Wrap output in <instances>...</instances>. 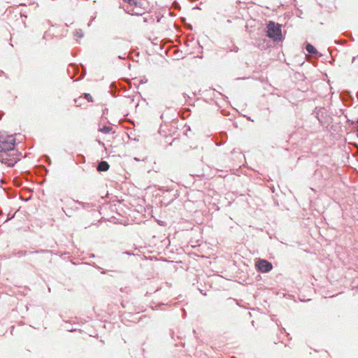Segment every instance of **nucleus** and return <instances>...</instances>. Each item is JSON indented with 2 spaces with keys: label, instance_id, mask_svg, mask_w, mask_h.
Wrapping results in <instances>:
<instances>
[{
  "label": "nucleus",
  "instance_id": "20e7f679",
  "mask_svg": "<svg viewBox=\"0 0 358 358\" xmlns=\"http://www.w3.org/2000/svg\"><path fill=\"white\" fill-rule=\"evenodd\" d=\"M15 138L13 136H0V152L15 150Z\"/></svg>",
  "mask_w": 358,
  "mask_h": 358
},
{
  "label": "nucleus",
  "instance_id": "6e6552de",
  "mask_svg": "<svg viewBox=\"0 0 358 358\" xmlns=\"http://www.w3.org/2000/svg\"><path fill=\"white\" fill-rule=\"evenodd\" d=\"M112 131V127L108 126H103L99 129V131L103 134H109Z\"/></svg>",
  "mask_w": 358,
  "mask_h": 358
},
{
  "label": "nucleus",
  "instance_id": "f8f14e48",
  "mask_svg": "<svg viewBox=\"0 0 358 358\" xmlns=\"http://www.w3.org/2000/svg\"><path fill=\"white\" fill-rule=\"evenodd\" d=\"M357 123H358V119H357Z\"/></svg>",
  "mask_w": 358,
  "mask_h": 358
},
{
  "label": "nucleus",
  "instance_id": "0eeeda50",
  "mask_svg": "<svg viewBox=\"0 0 358 358\" xmlns=\"http://www.w3.org/2000/svg\"><path fill=\"white\" fill-rule=\"evenodd\" d=\"M306 49L310 54H316L317 52L316 48L313 45L309 43L306 45Z\"/></svg>",
  "mask_w": 358,
  "mask_h": 358
},
{
  "label": "nucleus",
  "instance_id": "39448f33",
  "mask_svg": "<svg viewBox=\"0 0 358 358\" xmlns=\"http://www.w3.org/2000/svg\"><path fill=\"white\" fill-rule=\"evenodd\" d=\"M256 266L258 270L262 273H266L270 271L273 268L272 264L265 259H259Z\"/></svg>",
  "mask_w": 358,
  "mask_h": 358
},
{
  "label": "nucleus",
  "instance_id": "7ed1b4c3",
  "mask_svg": "<svg viewBox=\"0 0 358 358\" xmlns=\"http://www.w3.org/2000/svg\"><path fill=\"white\" fill-rule=\"evenodd\" d=\"M267 36L275 41L282 40L281 27L273 21H269L267 24Z\"/></svg>",
  "mask_w": 358,
  "mask_h": 358
},
{
  "label": "nucleus",
  "instance_id": "9d476101",
  "mask_svg": "<svg viewBox=\"0 0 358 358\" xmlns=\"http://www.w3.org/2000/svg\"><path fill=\"white\" fill-rule=\"evenodd\" d=\"M74 36L78 38H81L83 37V33L82 30L78 29L75 31Z\"/></svg>",
  "mask_w": 358,
  "mask_h": 358
},
{
  "label": "nucleus",
  "instance_id": "1a4fd4ad",
  "mask_svg": "<svg viewBox=\"0 0 358 358\" xmlns=\"http://www.w3.org/2000/svg\"><path fill=\"white\" fill-rule=\"evenodd\" d=\"M76 202L78 203V204H80L83 208H85V209L92 208L94 206V205H92V203H85V202H81V201H76Z\"/></svg>",
  "mask_w": 358,
  "mask_h": 358
},
{
  "label": "nucleus",
  "instance_id": "f03ea898",
  "mask_svg": "<svg viewBox=\"0 0 358 358\" xmlns=\"http://www.w3.org/2000/svg\"><path fill=\"white\" fill-rule=\"evenodd\" d=\"M18 160L15 150L0 152V162L8 166H13Z\"/></svg>",
  "mask_w": 358,
  "mask_h": 358
},
{
  "label": "nucleus",
  "instance_id": "9b49d317",
  "mask_svg": "<svg viewBox=\"0 0 358 358\" xmlns=\"http://www.w3.org/2000/svg\"><path fill=\"white\" fill-rule=\"evenodd\" d=\"M85 96L89 101H92V97L90 94H85Z\"/></svg>",
  "mask_w": 358,
  "mask_h": 358
},
{
  "label": "nucleus",
  "instance_id": "f257e3e1",
  "mask_svg": "<svg viewBox=\"0 0 358 358\" xmlns=\"http://www.w3.org/2000/svg\"><path fill=\"white\" fill-rule=\"evenodd\" d=\"M128 3L126 11L133 15H141L146 10L145 0H124Z\"/></svg>",
  "mask_w": 358,
  "mask_h": 358
},
{
  "label": "nucleus",
  "instance_id": "423d86ee",
  "mask_svg": "<svg viewBox=\"0 0 358 358\" xmlns=\"http://www.w3.org/2000/svg\"><path fill=\"white\" fill-rule=\"evenodd\" d=\"M109 169V164L106 161H101L99 163L97 166V170L99 171H108Z\"/></svg>",
  "mask_w": 358,
  "mask_h": 358
}]
</instances>
